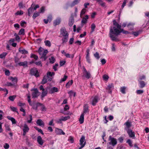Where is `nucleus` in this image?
<instances>
[{
	"instance_id": "obj_17",
	"label": "nucleus",
	"mask_w": 149,
	"mask_h": 149,
	"mask_svg": "<svg viewBox=\"0 0 149 149\" xmlns=\"http://www.w3.org/2000/svg\"><path fill=\"white\" fill-rule=\"evenodd\" d=\"M37 141L38 143V144L41 145H42L44 141L42 139V137L40 136H38L37 137Z\"/></svg>"
},
{
	"instance_id": "obj_64",
	"label": "nucleus",
	"mask_w": 149,
	"mask_h": 149,
	"mask_svg": "<svg viewBox=\"0 0 149 149\" xmlns=\"http://www.w3.org/2000/svg\"><path fill=\"white\" fill-rule=\"evenodd\" d=\"M144 116L146 118H148L149 117V113L148 112H145L144 113Z\"/></svg>"
},
{
	"instance_id": "obj_12",
	"label": "nucleus",
	"mask_w": 149,
	"mask_h": 149,
	"mask_svg": "<svg viewBox=\"0 0 149 149\" xmlns=\"http://www.w3.org/2000/svg\"><path fill=\"white\" fill-rule=\"evenodd\" d=\"M79 144L80 145L85 146L86 144V141H85V137L84 136H82L79 140Z\"/></svg>"
},
{
	"instance_id": "obj_44",
	"label": "nucleus",
	"mask_w": 149,
	"mask_h": 149,
	"mask_svg": "<svg viewBox=\"0 0 149 149\" xmlns=\"http://www.w3.org/2000/svg\"><path fill=\"white\" fill-rule=\"evenodd\" d=\"M16 96L15 95L11 96L9 97V99L10 100L13 101L14 100V99L16 98Z\"/></svg>"
},
{
	"instance_id": "obj_2",
	"label": "nucleus",
	"mask_w": 149,
	"mask_h": 149,
	"mask_svg": "<svg viewBox=\"0 0 149 149\" xmlns=\"http://www.w3.org/2000/svg\"><path fill=\"white\" fill-rule=\"evenodd\" d=\"M38 52L41 56V58H43L44 60H45L47 58L46 55L48 53L47 50L46 49L44 50L42 48L40 47L39 49Z\"/></svg>"
},
{
	"instance_id": "obj_22",
	"label": "nucleus",
	"mask_w": 149,
	"mask_h": 149,
	"mask_svg": "<svg viewBox=\"0 0 149 149\" xmlns=\"http://www.w3.org/2000/svg\"><path fill=\"white\" fill-rule=\"evenodd\" d=\"M89 111L88 107L87 106L85 105L84 107L83 112L82 114H83L84 115L85 114L88 113Z\"/></svg>"
},
{
	"instance_id": "obj_47",
	"label": "nucleus",
	"mask_w": 149,
	"mask_h": 149,
	"mask_svg": "<svg viewBox=\"0 0 149 149\" xmlns=\"http://www.w3.org/2000/svg\"><path fill=\"white\" fill-rule=\"evenodd\" d=\"M68 76L66 75H64L63 78L61 79L60 80V83H61L62 82L65 81L67 79Z\"/></svg>"
},
{
	"instance_id": "obj_9",
	"label": "nucleus",
	"mask_w": 149,
	"mask_h": 149,
	"mask_svg": "<svg viewBox=\"0 0 149 149\" xmlns=\"http://www.w3.org/2000/svg\"><path fill=\"white\" fill-rule=\"evenodd\" d=\"M60 36L61 37L65 36H68V34L65 28H62L60 31Z\"/></svg>"
},
{
	"instance_id": "obj_63",
	"label": "nucleus",
	"mask_w": 149,
	"mask_h": 149,
	"mask_svg": "<svg viewBox=\"0 0 149 149\" xmlns=\"http://www.w3.org/2000/svg\"><path fill=\"white\" fill-rule=\"evenodd\" d=\"M66 63V61H60V65L61 66H62L64 65Z\"/></svg>"
},
{
	"instance_id": "obj_7",
	"label": "nucleus",
	"mask_w": 149,
	"mask_h": 149,
	"mask_svg": "<svg viewBox=\"0 0 149 149\" xmlns=\"http://www.w3.org/2000/svg\"><path fill=\"white\" fill-rule=\"evenodd\" d=\"M30 74L31 75H33L36 77H38L39 76L38 71L35 68L31 69Z\"/></svg>"
},
{
	"instance_id": "obj_48",
	"label": "nucleus",
	"mask_w": 149,
	"mask_h": 149,
	"mask_svg": "<svg viewBox=\"0 0 149 149\" xmlns=\"http://www.w3.org/2000/svg\"><path fill=\"white\" fill-rule=\"evenodd\" d=\"M133 24L131 23L129 24L128 25L127 27L130 30H132L133 29Z\"/></svg>"
},
{
	"instance_id": "obj_56",
	"label": "nucleus",
	"mask_w": 149,
	"mask_h": 149,
	"mask_svg": "<svg viewBox=\"0 0 149 149\" xmlns=\"http://www.w3.org/2000/svg\"><path fill=\"white\" fill-rule=\"evenodd\" d=\"M29 120H28L27 121V123H31V121L32 120V116L31 115H29Z\"/></svg>"
},
{
	"instance_id": "obj_10",
	"label": "nucleus",
	"mask_w": 149,
	"mask_h": 149,
	"mask_svg": "<svg viewBox=\"0 0 149 149\" xmlns=\"http://www.w3.org/2000/svg\"><path fill=\"white\" fill-rule=\"evenodd\" d=\"M124 125L125 126L124 129L125 130L127 131L128 130H130L129 129L132 126V124L130 122L128 121L125 122Z\"/></svg>"
},
{
	"instance_id": "obj_8",
	"label": "nucleus",
	"mask_w": 149,
	"mask_h": 149,
	"mask_svg": "<svg viewBox=\"0 0 149 149\" xmlns=\"http://www.w3.org/2000/svg\"><path fill=\"white\" fill-rule=\"evenodd\" d=\"M39 89L40 90L42 91L41 97L43 98L45 96L47 93V90H45L43 86L42 85L40 86L39 87Z\"/></svg>"
},
{
	"instance_id": "obj_18",
	"label": "nucleus",
	"mask_w": 149,
	"mask_h": 149,
	"mask_svg": "<svg viewBox=\"0 0 149 149\" xmlns=\"http://www.w3.org/2000/svg\"><path fill=\"white\" fill-rule=\"evenodd\" d=\"M37 124L39 126L44 127L45 125L44 123L41 119H38L36 122Z\"/></svg>"
},
{
	"instance_id": "obj_29",
	"label": "nucleus",
	"mask_w": 149,
	"mask_h": 149,
	"mask_svg": "<svg viewBox=\"0 0 149 149\" xmlns=\"http://www.w3.org/2000/svg\"><path fill=\"white\" fill-rule=\"evenodd\" d=\"M34 10L33 8L31 7L29 8L28 9V14L29 16L33 13Z\"/></svg>"
},
{
	"instance_id": "obj_60",
	"label": "nucleus",
	"mask_w": 149,
	"mask_h": 149,
	"mask_svg": "<svg viewBox=\"0 0 149 149\" xmlns=\"http://www.w3.org/2000/svg\"><path fill=\"white\" fill-rule=\"evenodd\" d=\"M58 64L56 63L55 64V65L53 66V68L54 71H56L57 70V68L58 67Z\"/></svg>"
},
{
	"instance_id": "obj_39",
	"label": "nucleus",
	"mask_w": 149,
	"mask_h": 149,
	"mask_svg": "<svg viewBox=\"0 0 149 149\" xmlns=\"http://www.w3.org/2000/svg\"><path fill=\"white\" fill-rule=\"evenodd\" d=\"M49 62L51 63H53L55 62V59L54 57L52 56L49 58Z\"/></svg>"
},
{
	"instance_id": "obj_19",
	"label": "nucleus",
	"mask_w": 149,
	"mask_h": 149,
	"mask_svg": "<svg viewBox=\"0 0 149 149\" xmlns=\"http://www.w3.org/2000/svg\"><path fill=\"white\" fill-rule=\"evenodd\" d=\"M89 18L88 16L86 15L84 17H83L81 20V23L83 24H85L87 23L88 19Z\"/></svg>"
},
{
	"instance_id": "obj_41",
	"label": "nucleus",
	"mask_w": 149,
	"mask_h": 149,
	"mask_svg": "<svg viewBox=\"0 0 149 149\" xmlns=\"http://www.w3.org/2000/svg\"><path fill=\"white\" fill-rule=\"evenodd\" d=\"M74 22V20L73 19H70L69 22V25L70 26H72Z\"/></svg>"
},
{
	"instance_id": "obj_15",
	"label": "nucleus",
	"mask_w": 149,
	"mask_h": 149,
	"mask_svg": "<svg viewBox=\"0 0 149 149\" xmlns=\"http://www.w3.org/2000/svg\"><path fill=\"white\" fill-rule=\"evenodd\" d=\"M56 133L57 134L59 135H65V133L61 129L56 128L55 130Z\"/></svg>"
},
{
	"instance_id": "obj_20",
	"label": "nucleus",
	"mask_w": 149,
	"mask_h": 149,
	"mask_svg": "<svg viewBox=\"0 0 149 149\" xmlns=\"http://www.w3.org/2000/svg\"><path fill=\"white\" fill-rule=\"evenodd\" d=\"M97 2H98V4H99L102 7H103L106 8V3L103 2L102 0H96Z\"/></svg>"
},
{
	"instance_id": "obj_62",
	"label": "nucleus",
	"mask_w": 149,
	"mask_h": 149,
	"mask_svg": "<svg viewBox=\"0 0 149 149\" xmlns=\"http://www.w3.org/2000/svg\"><path fill=\"white\" fill-rule=\"evenodd\" d=\"M11 79L12 81H14L16 83H17V80L16 77H11Z\"/></svg>"
},
{
	"instance_id": "obj_1",
	"label": "nucleus",
	"mask_w": 149,
	"mask_h": 149,
	"mask_svg": "<svg viewBox=\"0 0 149 149\" xmlns=\"http://www.w3.org/2000/svg\"><path fill=\"white\" fill-rule=\"evenodd\" d=\"M120 28H118L116 26L111 27L109 33V36L112 40L116 41H119L116 36L119 35L121 33Z\"/></svg>"
},
{
	"instance_id": "obj_31",
	"label": "nucleus",
	"mask_w": 149,
	"mask_h": 149,
	"mask_svg": "<svg viewBox=\"0 0 149 149\" xmlns=\"http://www.w3.org/2000/svg\"><path fill=\"white\" fill-rule=\"evenodd\" d=\"M80 1L79 0H74L71 4L70 6L71 7H72L76 5Z\"/></svg>"
},
{
	"instance_id": "obj_30",
	"label": "nucleus",
	"mask_w": 149,
	"mask_h": 149,
	"mask_svg": "<svg viewBox=\"0 0 149 149\" xmlns=\"http://www.w3.org/2000/svg\"><path fill=\"white\" fill-rule=\"evenodd\" d=\"M73 81L71 80L69 81L66 84V87L67 88H69L70 87L72 84L73 83Z\"/></svg>"
},
{
	"instance_id": "obj_6",
	"label": "nucleus",
	"mask_w": 149,
	"mask_h": 149,
	"mask_svg": "<svg viewBox=\"0 0 149 149\" xmlns=\"http://www.w3.org/2000/svg\"><path fill=\"white\" fill-rule=\"evenodd\" d=\"M70 118L69 116H62L56 121V122L58 123H61L62 121H65Z\"/></svg>"
},
{
	"instance_id": "obj_11",
	"label": "nucleus",
	"mask_w": 149,
	"mask_h": 149,
	"mask_svg": "<svg viewBox=\"0 0 149 149\" xmlns=\"http://www.w3.org/2000/svg\"><path fill=\"white\" fill-rule=\"evenodd\" d=\"M98 97L97 96H95L94 97H92L91 99V102L92 104L93 105H95L98 102Z\"/></svg>"
},
{
	"instance_id": "obj_21",
	"label": "nucleus",
	"mask_w": 149,
	"mask_h": 149,
	"mask_svg": "<svg viewBox=\"0 0 149 149\" xmlns=\"http://www.w3.org/2000/svg\"><path fill=\"white\" fill-rule=\"evenodd\" d=\"M62 37L63 38L62 39V43L64 44L66 43L68 41V36H63Z\"/></svg>"
},
{
	"instance_id": "obj_34",
	"label": "nucleus",
	"mask_w": 149,
	"mask_h": 149,
	"mask_svg": "<svg viewBox=\"0 0 149 149\" xmlns=\"http://www.w3.org/2000/svg\"><path fill=\"white\" fill-rule=\"evenodd\" d=\"M40 12H35L34 13L32 16V17L33 19H35L36 18L40 15Z\"/></svg>"
},
{
	"instance_id": "obj_52",
	"label": "nucleus",
	"mask_w": 149,
	"mask_h": 149,
	"mask_svg": "<svg viewBox=\"0 0 149 149\" xmlns=\"http://www.w3.org/2000/svg\"><path fill=\"white\" fill-rule=\"evenodd\" d=\"M34 63L37 65L42 67V64L41 61H39L38 62H35Z\"/></svg>"
},
{
	"instance_id": "obj_25",
	"label": "nucleus",
	"mask_w": 149,
	"mask_h": 149,
	"mask_svg": "<svg viewBox=\"0 0 149 149\" xmlns=\"http://www.w3.org/2000/svg\"><path fill=\"white\" fill-rule=\"evenodd\" d=\"M28 62L26 61L24 62H20L18 63V65L20 66H27Z\"/></svg>"
},
{
	"instance_id": "obj_54",
	"label": "nucleus",
	"mask_w": 149,
	"mask_h": 149,
	"mask_svg": "<svg viewBox=\"0 0 149 149\" xmlns=\"http://www.w3.org/2000/svg\"><path fill=\"white\" fill-rule=\"evenodd\" d=\"M94 56L97 59H98L100 57L99 54L97 52H96L95 54H94Z\"/></svg>"
},
{
	"instance_id": "obj_32",
	"label": "nucleus",
	"mask_w": 149,
	"mask_h": 149,
	"mask_svg": "<svg viewBox=\"0 0 149 149\" xmlns=\"http://www.w3.org/2000/svg\"><path fill=\"white\" fill-rule=\"evenodd\" d=\"M65 56L67 58H73L74 56V54L70 55L68 53H65Z\"/></svg>"
},
{
	"instance_id": "obj_5",
	"label": "nucleus",
	"mask_w": 149,
	"mask_h": 149,
	"mask_svg": "<svg viewBox=\"0 0 149 149\" xmlns=\"http://www.w3.org/2000/svg\"><path fill=\"white\" fill-rule=\"evenodd\" d=\"M22 130L23 131V136H25L26 133L29 132V128L28 125L26 124H24L22 126Z\"/></svg>"
},
{
	"instance_id": "obj_16",
	"label": "nucleus",
	"mask_w": 149,
	"mask_h": 149,
	"mask_svg": "<svg viewBox=\"0 0 149 149\" xmlns=\"http://www.w3.org/2000/svg\"><path fill=\"white\" fill-rule=\"evenodd\" d=\"M32 104L31 106H32V108L35 110H37L38 107L40 106L41 104L40 103H33Z\"/></svg>"
},
{
	"instance_id": "obj_14",
	"label": "nucleus",
	"mask_w": 149,
	"mask_h": 149,
	"mask_svg": "<svg viewBox=\"0 0 149 149\" xmlns=\"http://www.w3.org/2000/svg\"><path fill=\"white\" fill-rule=\"evenodd\" d=\"M127 131L130 137L132 138L133 139L135 138L134 132H133L131 130H128Z\"/></svg>"
},
{
	"instance_id": "obj_23",
	"label": "nucleus",
	"mask_w": 149,
	"mask_h": 149,
	"mask_svg": "<svg viewBox=\"0 0 149 149\" xmlns=\"http://www.w3.org/2000/svg\"><path fill=\"white\" fill-rule=\"evenodd\" d=\"M84 114H82L80 117L79 121L81 124H82L84 123Z\"/></svg>"
},
{
	"instance_id": "obj_55",
	"label": "nucleus",
	"mask_w": 149,
	"mask_h": 149,
	"mask_svg": "<svg viewBox=\"0 0 149 149\" xmlns=\"http://www.w3.org/2000/svg\"><path fill=\"white\" fill-rule=\"evenodd\" d=\"M126 88L125 87H122L120 88V91L123 94L125 93V90Z\"/></svg>"
},
{
	"instance_id": "obj_38",
	"label": "nucleus",
	"mask_w": 149,
	"mask_h": 149,
	"mask_svg": "<svg viewBox=\"0 0 149 149\" xmlns=\"http://www.w3.org/2000/svg\"><path fill=\"white\" fill-rule=\"evenodd\" d=\"M24 29L22 28L20 30L18 34L19 35H24Z\"/></svg>"
},
{
	"instance_id": "obj_51",
	"label": "nucleus",
	"mask_w": 149,
	"mask_h": 149,
	"mask_svg": "<svg viewBox=\"0 0 149 149\" xmlns=\"http://www.w3.org/2000/svg\"><path fill=\"white\" fill-rule=\"evenodd\" d=\"M68 93L69 94L70 96H75V93L72 91H70Z\"/></svg>"
},
{
	"instance_id": "obj_4",
	"label": "nucleus",
	"mask_w": 149,
	"mask_h": 149,
	"mask_svg": "<svg viewBox=\"0 0 149 149\" xmlns=\"http://www.w3.org/2000/svg\"><path fill=\"white\" fill-rule=\"evenodd\" d=\"M83 71L82 77L83 78L89 79L91 77V74L90 72H88L84 67H83Z\"/></svg>"
},
{
	"instance_id": "obj_58",
	"label": "nucleus",
	"mask_w": 149,
	"mask_h": 149,
	"mask_svg": "<svg viewBox=\"0 0 149 149\" xmlns=\"http://www.w3.org/2000/svg\"><path fill=\"white\" fill-rule=\"evenodd\" d=\"M9 144L7 143H5L3 146V147L5 149H8L9 148Z\"/></svg>"
},
{
	"instance_id": "obj_26",
	"label": "nucleus",
	"mask_w": 149,
	"mask_h": 149,
	"mask_svg": "<svg viewBox=\"0 0 149 149\" xmlns=\"http://www.w3.org/2000/svg\"><path fill=\"white\" fill-rule=\"evenodd\" d=\"M7 118L8 119L12 121L13 124H14L16 123V121L13 118L11 117L8 116Z\"/></svg>"
},
{
	"instance_id": "obj_43",
	"label": "nucleus",
	"mask_w": 149,
	"mask_h": 149,
	"mask_svg": "<svg viewBox=\"0 0 149 149\" xmlns=\"http://www.w3.org/2000/svg\"><path fill=\"white\" fill-rule=\"evenodd\" d=\"M45 45L48 47H50L51 45V42L49 40H46L45 41Z\"/></svg>"
},
{
	"instance_id": "obj_3",
	"label": "nucleus",
	"mask_w": 149,
	"mask_h": 149,
	"mask_svg": "<svg viewBox=\"0 0 149 149\" xmlns=\"http://www.w3.org/2000/svg\"><path fill=\"white\" fill-rule=\"evenodd\" d=\"M109 142L107 143V145H111L114 147L116 146L117 143L116 139L111 136H109L108 139Z\"/></svg>"
},
{
	"instance_id": "obj_27",
	"label": "nucleus",
	"mask_w": 149,
	"mask_h": 149,
	"mask_svg": "<svg viewBox=\"0 0 149 149\" xmlns=\"http://www.w3.org/2000/svg\"><path fill=\"white\" fill-rule=\"evenodd\" d=\"M58 91V88L56 87H54L51 89L50 90V93H52L55 92H57Z\"/></svg>"
},
{
	"instance_id": "obj_59",
	"label": "nucleus",
	"mask_w": 149,
	"mask_h": 149,
	"mask_svg": "<svg viewBox=\"0 0 149 149\" xmlns=\"http://www.w3.org/2000/svg\"><path fill=\"white\" fill-rule=\"evenodd\" d=\"M140 31H137V32H133L132 34L134 35L135 36H137L139 34Z\"/></svg>"
},
{
	"instance_id": "obj_35",
	"label": "nucleus",
	"mask_w": 149,
	"mask_h": 149,
	"mask_svg": "<svg viewBox=\"0 0 149 149\" xmlns=\"http://www.w3.org/2000/svg\"><path fill=\"white\" fill-rule=\"evenodd\" d=\"M55 74V73L54 72H47V77H52Z\"/></svg>"
},
{
	"instance_id": "obj_40",
	"label": "nucleus",
	"mask_w": 149,
	"mask_h": 149,
	"mask_svg": "<svg viewBox=\"0 0 149 149\" xmlns=\"http://www.w3.org/2000/svg\"><path fill=\"white\" fill-rule=\"evenodd\" d=\"M95 25L94 24H92L91 25V33H92L95 30Z\"/></svg>"
},
{
	"instance_id": "obj_61",
	"label": "nucleus",
	"mask_w": 149,
	"mask_h": 149,
	"mask_svg": "<svg viewBox=\"0 0 149 149\" xmlns=\"http://www.w3.org/2000/svg\"><path fill=\"white\" fill-rule=\"evenodd\" d=\"M127 143L130 146H132V142L131 140L130 139H128L127 141Z\"/></svg>"
},
{
	"instance_id": "obj_36",
	"label": "nucleus",
	"mask_w": 149,
	"mask_h": 149,
	"mask_svg": "<svg viewBox=\"0 0 149 149\" xmlns=\"http://www.w3.org/2000/svg\"><path fill=\"white\" fill-rule=\"evenodd\" d=\"M113 24L115 26H116L118 28H121V26L115 20L113 21Z\"/></svg>"
},
{
	"instance_id": "obj_50",
	"label": "nucleus",
	"mask_w": 149,
	"mask_h": 149,
	"mask_svg": "<svg viewBox=\"0 0 149 149\" xmlns=\"http://www.w3.org/2000/svg\"><path fill=\"white\" fill-rule=\"evenodd\" d=\"M23 14V12L22 10H20V11H18L16 12L15 14L16 15H21Z\"/></svg>"
},
{
	"instance_id": "obj_37",
	"label": "nucleus",
	"mask_w": 149,
	"mask_h": 149,
	"mask_svg": "<svg viewBox=\"0 0 149 149\" xmlns=\"http://www.w3.org/2000/svg\"><path fill=\"white\" fill-rule=\"evenodd\" d=\"M86 10V9L84 8H83L81 10L80 14V17H82V16L85 13Z\"/></svg>"
},
{
	"instance_id": "obj_49",
	"label": "nucleus",
	"mask_w": 149,
	"mask_h": 149,
	"mask_svg": "<svg viewBox=\"0 0 149 149\" xmlns=\"http://www.w3.org/2000/svg\"><path fill=\"white\" fill-rule=\"evenodd\" d=\"M140 87L141 88L144 87L145 86V82L143 81H141L140 82Z\"/></svg>"
},
{
	"instance_id": "obj_46",
	"label": "nucleus",
	"mask_w": 149,
	"mask_h": 149,
	"mask_svg": "<svg viewBox=\"0 0 149 149\" xmlns=\"http://www.w3.org/2000/svg\"><path fill=\"white\" fill-rule=\"evenodd\" d=\"M10 109L12 111H13L16 112L18 113V112L17 111V109L16 107H10Z\"/></svg>"
},
{
	"instance_id": "obj_53",
	"label": "nucleus",
	"mask_w": 149,
	"mask_h": 149,
	"mask_svg": "<svg viewBox=\"0 0 149 149\" xmlns=\"http://www.w3.org/2000/svg\"><path fill=\"white\" fill-rule=\"evenodd\" d=\"M86 61L88 63H91V61L90 57V56H86Z\"/></svg>"
},
{
	"instance_id": "obj_42",
	"label": "nucleus",
	"mask_w": 149,
	"mask_h": 149,
	"mask_svg": "<svg viewBox=\"0 0 149 149\" xmlns=\"http://www.w3.org/2000/svg\"><path fill=\"white\" fill-rule=\"evenodd\" d=\"M7 53L6 52H3L0 54V58H3L5 57L7 55Z\"/></svg>"
},
{
	"instance_id": "obj_24",
	"label": "nucleus",
	"mask_w": 149,
	"mask_h": 149,
	"mask_svg": "<svg viewBox=\"0 0 149 149\" xmlns=\"http://www.w3.org/2000/svg\"><path fill=\"white\" fill-rule=\"evenodd\" d=\"M61 22V19L58 18L54 20V25L56 26V25L59 24Z\"/></svg>"
},
{
	"instance_id": "obj_33",
	"label": "nucleus",
	"mask_w": 149,
	"mask_h": 149,
	"mask_svg": "<svg viewBox=\"0 0 149 149\" xmlns=\"http://www.w3.org/2000/svg\"><path fill=\"white\" fill-rule=\"evenodd\" d=\"M47 77H48L46 76H45L44 77L42 81V84H44L47 82Z\"/></svg>"
},
{
	"instance_id": "obj_57",
	"label": "nucleus",
	"mask_w": 149,
	"mask_h": 149,
	"mask_svg": "<svg viewBox=\"0 0 149 149\" xmlns=\"http://www.w3.org/2000/svg\"><path fill=\"white\" fill-rule=\"evenodd\" d=\"M68 140L70 141V142L71 143H72L74 142L73 138L71 136H70L69 137Z\"/></svg>"
},
{
	"instance_id": "obj_13",
	"label": "nucleus",
	"mask_w": 149,
	"mask_h": 149,
	"mask_svg": "<svg viewBox=\"0 0 149 149\" xmlns=\"http://www.w3.org/2000/svg\"><path fill=\"white\" fill-rule=\"evenodd\" d=\"M32 95L33 97H36L38 96V91L37 88L32 90Z\"/></svg>"
},
{
	"instance_id": "obj_45",
	"label": "nucleus",
	"mask_w": 149,
	"mask_h": 149,
	"mask_svg": "<svg viewBox=\"0 0 149 149\" xmlns=\"http://www.w3.org/2000/svg\"><path fill=\"white\" fill-rule=\"evenodd\" d=\"M31 58H33L36 60H37L38 58V57L37 56L33 54H31Z\"/></svg>"
},
{
	"instance_id": "obj_28",
	"label": "nucleus",
	"mask_w": 149,
	"mask_h": 149,
	"mask_svg": "<svg viewBox=\"0 0 149 149\" xmlns=\"http://www.w3.org/2000/svg\"><path fill=\"white\" fill-rule=\"evenodd\" d=\"M19 51L22 54H26L28 53V52L25 49H22L21 48H19Z\"/></svg>"
}]
</instances>
